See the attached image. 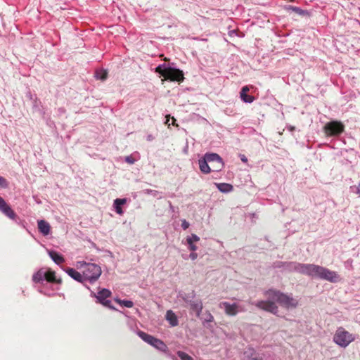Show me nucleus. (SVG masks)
<instances>
[{"label": "nucleus", "mask_w": 360, "mask_h": 360, "mask_svg": "<svg viewBox=\"0 0 360 360\" xmlns=\"http://www.w3.org/2000/svg\"><path fill=\"white\" fill-rule=\"evenodd\" d=\"M138 335L143 341L150 344L158 349L162 352H165L167 350V345L161 340H159L143 331H139Z\"/></svg>", "instance_id": "0eeeda50"}, {"label": "nucleus", "mask_w": 360, "mask_h": 360, "mask_svg": "<svg viewBox=\"0 0 360 360\" xmlns=\"http://www.w3.org/2000/svg\"><path fill=\"white\" fill-rule=\"evenodd\" d=\"M45 276V271L44 269H40L32 276V281L34 283H41L44 281Z\"/></svg>", "instance_id": "4be33fe9"}, {"label": "nucleus", "mask_w": 360, "mask_h": 360, "mask_svg": "<svg viewBox=\"0 0 360 360\" xmlns=\"http://www.w3.org/2000/svg\"><path fill=\"white\" fill-rule=\"evenodd\" d=\"M241 360H263V359L259 356L252 349H248L244 352Z\"/></svg>", "instance_id": "4468645a"}, {"label": "nucleus", "mask_w": 360, "mask_h": 360, "mask_svg": "<svg viewBox=\"0 0 360 360\" xmlns=\"http://www.w3.org/2000/svg\"><path fill=\"white\" fill-rule=\"evenodd\" d=\"M356 194H358L359 196H360V181H359V184H358L357 187H356Z\"/></svg>", "instance_id": "72a5a7b5"}, {"label": "nucleus", "mask_w": 360, "mask_h": 360, "mask_svg": "<svg viewBox=\"0 0 360 360\" xmlns=\"http://www.w3.org/2000/svg\"><path fill=\"white\" fill-rule=\"evenodd\" d=\"M324 268L322 266L313 264H300L298 263L295 266V270L297 272L321 279Z\"/></svg>", "instance_id": "20e7f679"}, {"label": "nucleus", "mask_w": 360, "mask_h": 360, "mask_svg": "<svg viewBox=\"0 0 360 360\" xmlns=\"http://www.w3.org/2000/svg\"><path fill=\"white\" fill-rule=\"evenodd\" d=\"M191 240V241L193 243L194 242L199 241L200 238L195 234H192V236L191 237L187 238L186 240Z\"/></svg>", "instance_id": "c85d7f7f"}, {"label": "nucleus", "mask_w": 360, "mask_h": 360, "mask_svg": "<svg viewBox=\"0 0 360 360\" xmlns=\"http://www.w3.org/2000/svg\"><path fill=\"white\" fill-rule=\"evenodd\" d=\"M39 231L44 236H47L51 232V226L45 220H39L37 221Z\"/></svg>", "instance_id": "dca6fc26"}, {"label": "nucleus", "mask_w": 360, "mask_h": 360, "mask_svg": "<svg viewBox=\"0 0 360 360\" xmlns=\"http://www.w3.org/2000/svg\"><path fill=\"white\" fill-rule=\"evenodd\" d=\"M127 202L125 198H117L114 201L116 212L120 215L123 214V210L121 206Z\"/></svg>", "instance_id": "412c9836"}, {"label": "nucleus", "mask_w": 360, "mask_h": 360, "mask_svg": "<svg viewBox=\"0 0 360 360\" xmlns=\"http://www.w3.org/2000/svg\"><path fill=\"white\" fill-rule=\"evenodd\" d=\"M219 307H224L225 313L229 316H236L238 314V304H230L227 302H223L219 304Z\"/></svg>", "instance_id": "f8f14e48"}, {"label": "nucleus", "mask_w": 360, "mask_h": 360, "mask_svg": "<svg viewBox=\"0 0 360 360\" xmlns=\"http://www.w3.org/2000/svg\"><path fill=\"white\" fill-rule=\"evenodd\" d=\"M321 279L328 281L330 283H337L340 281V277L337 272L325 267Z\"/></svg>", "instance_id": "9d476101"}, {"label": "nucleus", "mask_w": 360, "mask_h": 360, "mask_svg": "<svg viewBox=\"0 0 360 360\" xmlns=\"http://www.w3.org/2000/svg\"><path fill=\"white\" fill-rule=\"evenodd\" d=\"M250 89L248 86H245L241 89L240 92V96L241 100L245 103H252L255 100V97L248 94Z\"/></svg>", "instance_id": "2eb2a0df"}, {"label": "nucleus", "mask_w": 360, "mask_h": 360, "mask_svg": "<svg viewBox=\"0 0 360 360\" xmlns=\"http://www.w3.org/2000/svg\"><path fill=\"white\" fill-rule=\"evenodd\" d=\"M111 295L112 292L105 288H103L99 290L96 295L94 294V297L97 299V302L109 309H115V308L111 305V301L107 300V298L111 297Z\"/></svg>", "instance_id": "1a4fd4ad"}, {"label": "nucleus", "mask_w": 360, "mask_h": 360, "mask_svg": "<svg viewBox=\"0 0 360 360\" xmlns=\"http://www.w3.org/2000/svg\"><path fill=\"white\" fill-rule=\"evenodd\" d=\"M0 211L10 219H14L16 217L15 213L11 207L6 203L3 198L0 196Z\"/></svg>", "instance_id": "9b49d317"}, {"label": "nucleus", "mask_w": 360, "mask_h": 360, "mask_svg": "<svg viewBox=\"0 0 360 360\" xmlns=\"http://www.w3.org/2000/svg\"><path fill=\"white\" fill-rule=\"evenodd\" d=\"M181 227L186 230L189 227V223L186 221L185 219L182 221Z\"/></svg>", "instance_id": "2f4dec72"}, {"label": "nucleus", "mask_w": 360, "mask_h": 360, "mask_svg": "<svg viewBox=\"0 0 360 360\" xmlns=\"http://www.w3.org/2000/svg\"><path fill=\"white\" fill-rule=\"evenodd\" d=\"M135 159L132 157V155H128L125 157V162L128 164L132 165L135 162Z\"/></svg>", "instance_id": "cd10ccee"}, {"label": "nucleus", "mask_w": 360, "mask_h": 360, "mask_svg": "<svg viewBox=\"0 0 360 360\" xmlns=\"http://www.w3.org/2000/svg\"><path fill=\"white\" fill-rule=\"evenodd\" d=\"M77 267L82 269L84 279L89 281L91 283L98 280L102 273L100 266L95 264L86 263L84 261L78 262Z\"/></svg>", "instance_id": "7ed1b4c3"}, {"label": "nucleus", "mask_w": 360, "mask_h": 360, "mask_svg": "<svg viewBox=\"0 0 360 360\" xmlns=\"http://www.w3.org/2000/svg\"><path fill=\"white\" fill-rule=\"evenodd\" d=\"M333 342L341 347L345 348L356 339L354 335L346 330L343 327H339L333 335Z\"/></svg>", "instance_id": "39448f33"}, {"label": "nucleus", "mask_w": 360, "mask_h": 360, "mask_svg": "<svg viewBox=\"0 0 360 360\" xmlns=\"http://www.w3.org/2000/svg\"><path fill=\"white\" fill-rule=\"evenodd\" d=\"M166 319L169 322L170 325L172 326H176L179 323L177 316L172 310H168L167 311Z\"/></svg>", "instance_id": "6ab92c4d"}, {"label": "nucleus", "mask_w": 360, "mask_h": 360, "mask_svg": "<svg viewBox=\"0 0 360 360\" xmlns=\"http://www.w3.org/2000/svg\"><path fill=\"white\" fill-rule=\"evenodd\" d=\"M115 301L116 302H117L118 304H122V300L118 299V298H116V299H115Z\"/></svg>", "instance_id": "c9c22d12"}, {"label": "nucleus", "mask_w": 360, "mask_h": 360, "mask_svg": "<svg viewBox=\"0 0 360 360\" xmlns=\"http://www.w3.org/2000/svg\"><path fill=\"white\" fill-rule=\"evenodd\" d=\"M66 272L71 278L77 281L82 283L84 279L83 274H81L79 271L72 268H68Z\"/></svg>", "instance_id": "a211bd4d"}, {"label": "nucleus", "mask_w": 360, "mask_h": 360, "mask_svg": "<svg viewBox=\"0 0 360 360\" xmlns=\"http://www.w3.org/2000/svg\"><path fill=\"white\" fill-rule=\"evenodd\" d=\"M211 167L212 168V165H215L216 164V162H209Z\"/></svg>", "instance_id": "4c0bfd02"}, {"label": "nucleus", "mask_w": 360, "mask_h": 360, "mask_svg": "<svg viewBox=\"0 0 360 360\" xmlns=\"http://www.w3.org/2000/svg\"><path fill=\"white\" fill-rule=\"evenodd\" d=\"M189 306L191 310L196 313L197 316H199L200 315L203 308L202 302L201 300H191L189 301Z\"/></svg>", "instance_id": "ddd939ff"}, {"label": "nucleus", "mask_w": 360, "mask_h": 360, "mask_svg": "<svg viewBox=\"0 0 360 360\" xmlns=\"http://www.w3.org/2000/svg\"><path fill=\"white\" fill-rule=\"evenodd\" d=\"M44 279L49 283H55L58 284L62 283V280L60 278H56L55 271L51 269L45 271Z\"/></svg>", "instance_id": "f3484780"}, {"label": "nucleus", "mask_w": 360, "mask_h": 360, "mask_svg": "<svg viewBox=\"0 0 360 360\" xmlns=\"http://www.w3.org/2000/svg\"><path fill=\"white\" fill-rule=\"evenodd\" d=\"M108 77V72L105 70H101L96 71V77L101 80H105L107 79Z\"/></svg>", "instance_id": "b1692460"}, {"label": "nucleus", "mask_w": 360, "mask_h": 360, "mask_svg": "<svg viewBox=\"0 0 360 360\" xmlns=\"http://www.w3.org/2000/svg\"><path fill=\"white\" fill-rule=\"evenodd\" d=\"M176 354L181 360H194L192 356L184 352L178 351Z\"/></svg>", "instance_id": "393cba45"}, {"label": "nucleus", "mask_w": 360, "mask_h": 360, "mask_svg": "<svg viewBox=\"0 0 360 360\" xmlns=\"http://www.w3.org/2000/svg\"><path fill=\"white\" fill-rule=\"evenodd\" d=\"M162 77L166 80H170L173 82H182L184 79L183 71L173 68H165Z\"/></svg>", "instance_id": "6e6552de"}, {"label": "nucleus", "mask_w": 360, "mask_h": 360, "mask_svg": "<svg viewBox=\"0 0 360 360\" xmlns=\"http://www.w3.org/2000/svg\"><path fill=\"white\" fill-rule=\"evenodd\" d=\"M189 257L192 260H195L198 257V254L195 252H192L190 254Z\"/></svg>", "instance_id": "473e14b6"}, {"label": "nucleus", "mask_w": 360, "mask_h": 360, "mask_svg": "<svg viewBox=\"0 0 360 360\" xmlns=\"http://www.w3.org/2000/svg\"><path fill=\"white\" fill-rule=\"evenodd\" d=\"M266 300H261L255 303V305L264 311L276 314L278 311V307L276 302L281 307L289 309L296 308L298 305V301L279 290L269 289L264 292Z\"/></svg>", "instance_id": "f257e3e1"}, {"label": "nucleus", "mask_w": 360, "mask_h": 360, "mask_svg": "<svg viewBox=\"0 0 360 360\" xmlns=\"http://www.w3.org/2000/svg\"><path fill=\"white\" fill-rule=\"evenodd\" d=\"M8 186V183L7 180L0 176V186L3 188H6Z\"/></svg>", "instance_id": "a878e982"}, {"label": "nucleus", "mask_w": 360, "mask_h": 360, "mask_svg": "<svg viewBox=\"0 0 360 360\" xmlns=\"http://www.w3.org/2000/svg\"><path fill=\"white\" fill-rule=\"evenodd\" d=\"M172 120H173V122H172V124H174V122L176 121L175 118L172 117Z\"/></svg>", "instance_id": "58836bf2"}, {"label": "nucleus", "mask_w": 360, "mask_h": 360, "mask_svg": "<svg viewBox=\"0 0 360 360\" xmlns=\"http://www.w3.org/2000/svg\"><path fill=\"white\" fill-rule=\"evenodd\" d=\"M214 320V317L212 314H209V319L207 320L208 321H213Z\"/></svg>", "instance_id": "f704fd0d"}, {"label": "nucleus", "mask_w": 360, "mask_h": 360, "mask_svg": "<svg viewBox=\"0 0 360 360\" xmlns=\"http://www.w3.org/2000/svg\"><path fill=\"white\" fill-rule=\"evenodd\" d=\"M323 130L326 136H339L344 131L345 126L340 121H331L326 124Z\"/></svg>", "instance_id": "423d86ee"}, {"label": "nucleus", "mask_w": 360, "mask_h": 360, "mask_svg": "<svg viewBox=\"0 0 360 360\" xmlns=\"http://www.w3.org/2000/svg\"><path fill=\"white\" fill-rule=\"evenodd\" d=\"M217 188L221 192H229L233 189L232 185L226 183L218 184Z\"/></svg>", "instance_id": "5701e85b"}, {"label": "nucleus", "mask_w": 360, "mask_h": 360, "mask_svg": "<svg viewBox=\"0 0 360 360\" xmlns=\"http://www.w3.org/2000/svg\"><path fill=\"white\" fill-rule=\"evenodd\" d=\"M165 70V68L162 69L160 65L158 66L155 69V72L160 73L161 76H162V74H164V71Z\"/></svg>", "instance_id": "7c9ffc66"}, {"label": "nucleus", "mask_w": 360, "mask_h": 360, "mask_svg": "<svg viewBox=\"0 0 360 360\" xmlns=\"http://www.w3.org/2000/svg\"><path fill=\"white\" fill-rule=\"evenodd\" d=\"M241 160L243 162H246L247 161V158L245 156H243V158H242Z\"/></svg>", "instance_id": "e433bc0d"}, {"label": "nucleus", "mask_w": 360, "mask_h": 360, "mask_svg": "<svg viewBox=\"0 0 360 360\" xmlns=\"http://www.w3.org/2000/svg\"><path fill=\"white\" fill-rule=\"evenodd\" d=\"M122 305H124L126 307L131 308L134 306V303L130 300H122Z\"/></svg>", "instance_id": "bb28decb"}, {"label": "nucleus", "mask_w": 360, "mask_h": 360, "mask_svg": "<svg viewBox=\"0 0 360 360\" xmlns=\"http://www.w3.org/2000/svg\"><path fill=\"white\" fill-rule=\"evenodd\" d=\"M187 243L189 245V249L191 250V251H195L197 250V246L195 245H194L191 241V240H187Z\"/></svg>", "instance_id": "c756f323"}, {"label": "nucleus", "mask_w": 360, "mask_h": 360, "mask_svg": "<svg viewBox=\"0 0 360 360\" xmlns=\"http://www.w3.org/2000/svg\"><path fill=\"white\" fill-rule=\"evenodd\" d=\"M223 167V160L217 153H206L202 159L199 160L200 169L204 174L219 172Z\"/></svg>", "instance_id": "f03ea898"}, {"label": "nucleus", "mask_w": 360, "mask_h": 360, "mask_svg": "<svg viewBox=\"0 0 360 360\" xmlns=\"http://www.w3.org/2000/svg\"><path fill=\"white\" fill-rule=\"evenodd\" d=\"M49 255L53 262L57 264H60L64 262L63 257L55 251H49Z\"/></svg>", "instance_id": "aec40b11"}]
</instances>
